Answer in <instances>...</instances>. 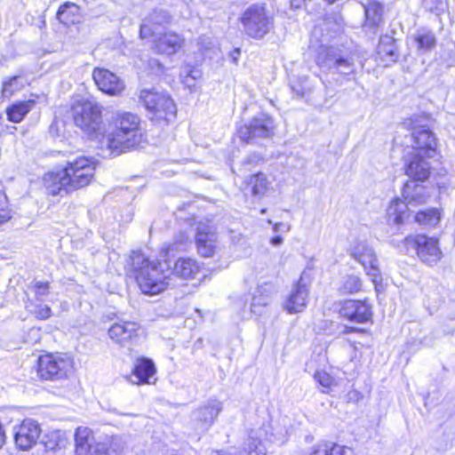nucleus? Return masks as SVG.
Instances as JSON below:
<instances>
[{"instance_id":"60","label":"nucleus","mask_w":455,"mask_h":455,"mask_svg":"<svg viewBox=\"0 0 455 455\" xmlns=\"http://www.w3.org/2000/svg\"><path fill=\"white\" fill-rule=\"evenodd\" d=\"M41 24H42V26H45V21H44V20H42V21H41Z\"/></svg>"},{"instance_id":"13","label":"nucleus","mask_w":455,"mask_h":455,"mask_svg":"<svg viewBox=\"0 0 455 455\" xmlns=\"http://www.w3.org/2000/svg\"><path fill=\"white\" fill-rule=\"evenodd\" d=\"M172 17L164 8H156L143 20L140 28V36L142 39L152 37L160 32L166 30L172 23Z\"/></svg>"},{"instance_id":"33","label":"nucleus","mask_w":455,"mask_h":455,"mask_svg":"<svg viewBox=\"0 0 455 455\" xmlns=\"http://www.w3.org/2000/svg\"><path fill=\"white\" fill-rule=\"evenodd\" d=\"M441 219L439 211L436 208H430L419 211L415 215V220L425 227L436 226Z\"/></svg>"},{"instance_id":"43","label":"nucleus","mask_w":455,"mask_h":455,"mask_svg":"<svg viewBox=\"0 0 455 455\" xmlns=\"http://www.w3.org/2000/svg\"><path fill=\"white\" fill-rule=\"evenodd\" d=\"M181 74L189 76L190 78H192V81H196L200 79L202 76V72L200 69L190 66L185 67L182 69Z\"/></svg>"},{"instance_id":"37","label":"nucleus","mask_w":455,"mask_h":455,"mask_svg":"<svg viewBox=\"0 0 455 455\" xmlns=\"http://www.w3.org/2000/svg\"><path fill=\"white\" fill-rule=\"evenodd\" d=\"M28 112L27 103H16L7 109L8 119L14 123L20 122Z\"/></svg>"},{"instance_id":"52","label":"nucleus","mask_w":455,"mask_h":455,"mask_svg":"<svg viewBox=\"0 0 455 455\" xmlns=\"http://www.w3.org/2000/svg\"><path fill=\"white\" fill-rule=\"evenodd\" d=\"M306 0H290L291 8L299 9L301 8L305 4Z\"/></svg>"},{"instance_id":"34","label":"nucleus","mask_w":455,"mask_h":455,"mask_svg":"<svg viewBox=\"0 0 455 455\" xmlns=\"http://www.w3.org/2000/svg\"><path fill=\"white\" fill-rule=\"evenodd\" d=\"M362 287L363 282L359 276L355 275H347L340 281L339 291L342 294H353L360 291Z\"/></svg>"},{"instance_id":"15","label":"nucleus","mask_w":455,"mask_h":455,"mask_svg":"<svg viewBox=\"0 0 455 455\" xmlns=\"http://www.w3.org/2000/svg\"><path fill=\"white\" fill-rule=\"evenodd\" d=\"M411 146L406 150H415L417 153L435 156L437 140L435 133L426 126L415 127L411 134Z\"/></svg>"},{"instance_id":"25","label":"nucleus","mask_w":455,"mask_h":455,"mask_svg":"<svg viewBox=\"0 0 455 455\" xmlns=\"http://www.w3.org/2000/svg\"><path fill=\"white\" fill-rule=\"evenodd\" d=\"M274 291L272 283H265L259 285L251 299V311L257 315H261L264 308L269 304L270 296Z\"/></svg>"},{"instance_id":"24","label":"nucleus","mask_w":455,"mask_h":455,"mask_svg":"<svg viewBox=\"0 0 455 455\" xmlns=\"http://www.w3.org/2000/svg\"><path fill=\"white\" fill-rule=\"evenodd\" d=\"M418 182L419 181L411 180L404 184L403 188V199L411 205L423 204L429 197L427 188Z\"/></svg>"},{"instance_id":"56","label":"nucleus","mask_w":455,"mask_h":455,"mask_svg":"<svg viewBox=\"0 0 455 455\" xmlns=\"http://www.w3.org/2000/svg\"><path fill=\"white\" fill-rule=\"evenodd\" d=\"M54 125H55V124L53 123V124H51V126H50V132H51L52 134H53Z\"/></svg>"},{"instance_id":"2","label":"nucleus","mask_w":455,"mask_h":455,"mask_svg":"<svg viewBox=\"0 0 455 455\" xmlns=\"http://www.w3.org/2000/svg\"><path fill=\"white\" fill-rule=\"evenodd\" d=\"M95 171V163L92 158L79 156L68 161L67 166L48 172L44 178L47 193L60 196L88 186Z\"/></svg>"},{"instance_id":"17","label":"nucleus","mask_w":455,"mask_h":455,"mask_svg":"<svg viewBox=\"0 0 455 455\" xmlns=\"http://www.w3.org/2000/svg\"><path fill=\"white\" fill-rule=\"evenodd\" d=\"M140 325L132 321L115 323L108 329L109 338L123 347H130L138 339Z\"/></svg>"},{"instance_id":"30","label":"nucleus","mask_w":455,"mask_h":455,"mask_svg":"<svg viewBox=\"0 0 455 455\" xmlns=\"http://www.w3.org/2000/svg\"><path fill=\"white\" fill-rule=\"evenodd\" d=\"M365 23L371 28L378 27L383 20V6L380 3L372 1L364 5Z\"/></svg>"},{"instance_id":"5","label":"nucleus","mask_w":455,"mask_h":455,"mask_svg":"<svg viewBox=\"0 0 455 455\" xmlns=\"http://www.w3.org/2000/svg\"><path fill=\"white\" fill-rule=\"evenodd\" d=\"M403 246L406 254L416 255L422 263L430 267L436 265L443 258L439 240L435 236L410 235L403 239Z\"/></svg>"},{"instance_id":"19","label":"nucleus","mask_w":455,"mask_h":455,"mask_svg":"<svg viewBox=\"0 0 455 455\" xmlns=\"http://www.w3.org/2000/svg\"><path fill=\"white\" fill-rule=\"evenodd\" d=\"M151 42L152 49L160 54L172 55L182 46V37L172 31H163L148 38Z\"/></svg>"},{"instance_id":"41","label":"nucleus","mask_w":455,"mask_h":455,"mask_svg":"<svg viewBox=\"0 0 455 455\" xmlns=\"http://www.w3.org/2000/svg\"><path fill=\"white\" fill-rule=\"evenodd\" d=\"M314 379L323 387L329 388L333 384V378L324 371H316L314 374Z\"/></svg>"},{"instance_id":"28","label":"nucleus","mask_w":455,"mask_h":455,"mask_svg":"<svg viewBox=\"0 0 455 455\" xmlns=\"http://www.w3.org/2000/svg\"><path fill=\"white\" fill-rule=\"evenodd\" d=\"M56 16L61 23L70 26L80 22L81 9L76 4L66 2L59 7Z\"/></svg>"},{"instance_id":"36","label":"nucleus","mask_w":455,"mask_h":455,"mask_svg":"<svg viewBox=\"0 0 455 455\" xmlns=\"http://www.w3.org/2000/svg\"><path fill=\"white\" fill-rule=\"evenodd\" d=\"M32 289L35 296V300L36 302H45L49 300V297L52 294V287L50 285V281L37 280L36 278H35L33 280Z\"/></svg>"},{"instance_id":"8","label":"nucleus","mask_w":455,"mask_h":455,"mask_svg":"<svg viewBox=\"0 0 455 455\" xmlns=\"http://www.w3.org/2000/svg\"><path fill=\"white\" fill-rule=\"evenodd\" d=\"M237 133L247 144L256 143L258 139H269L275 134V122L268 115L260 113L241 125Z\"/></svg>"},{"instance_id":"22","label":"nucleus","mask_w":455,"mask_h":455,"mask_svg":"<svg viewBox=\"0 0 455 455\" xmlns=\"http://www.w3.org/2000/svg\"><path fill=\"white\" fill-rule=\"evenodd\" d=\"M198 253L203 257H212L217 248V234L206 225H200L196 235Z\"/></svg>"},{"instance_id":"29","label":"nucleus","mask_w":455,"mask_h":455,"mask_svg":"<svg viewBox=\"0 0 455 455\" xmlns=\"http://www.w3.org/2000/svg\"><path fill=\"white\" fill-rule=\"evenodd\" d=\"M409 204L404 199L396 198L393 200L387 208V217L390 222L401 224L410 216Z\"/></svg>"},{"instance_id":"40","label":"nucleus","mask_w":455,"mask_h":455,"mask_svg":"<svg viewBox=\"0 0 455 455\" xmlns=\"http://www.w3.org/2000/svg\"><path fill=\"white\" fill-rule=\"evenodd\" d=\"M252 433L253 432H251L249 436V440H251V442L250 441V443L246 444L247 447L244 448L246 451H248V455L265 454L264 449L261 448V441L258 438H255L252 435Z\"/></svg>"},{"instance_id":"1","label":"nucleus","mask_w":455,"mask_h":455,"mask_svg":"<svg viewBox=\"0 0 455 455\" xmlns=\"http://www.w3.org/2000/svg\"><path fill=\"white\" fill-rule=\"evenodd\" d=\"M127 269L144 294H159L170 283L172 268L169 263L166 260L151 259L140 251L132 252L127 261Z\"/></svg>"},{"instance_id":"44","label":"nucleus","mask_w":455,"mask_h":455,"mask_svg":"<svg viewBox=\"0 0 455 455\" xmlns=\"http://www.w3.org/2000/svg\"><path fill=\"white\" fill-rule=\"evenodd\" d=\"M291 89L298 98H304L307 94V87L299 81L293 82L291 84Z\"/></svg>"},{"instance_id":"58","label":"nucleus","mask_w":455,"mask_h":455,"mask_svg":"<svg viewBox=\"0 0 455 455\" xmlns=\"http://www.w3.org/2000/svg\"><path fill=\"white\" fill-rule=\"evenodd\" d=\"M267 212V209L266 208H263L260 210V213L264 214Z\"/></svg>"},{"instance_id":"3","label":"nucleus","mask_w":455,"mask_h":455,"mask_svg":"<svg viewBox=\"0 0 455 455\" xmlns=\"http://www.w3.org/2000/svg\"><path fill=\"white\" fill-rule=\"evenodd\" d=\"M140 119L132 113L118 114L115 120V130L103 136L102 146H106L110 156H119L127 149L140 144Z\"/></svg>"},{"instance_id":"61","label":"nucleus","mask_w":455,"mask_h":455,"mask_svg":"<svg viewBox=\"0 0 455 455\" xmlns=\"http://www.w3.org/2000/svg\"><path fill=\"white\" fill-rule=\"evenodd\" d=\"M422 2L429 3V2H430V0H422Z\"/></svg>"},{"instance_id":"47","label":"nucleus","mask_w":455,"mask_h":455,"mask_svg":"<svg viewBox=\"0 0 455 455\" xmlns=\"http://www.w3.org/2000/svg\"><path fill=\"white\" fill-rule=\"evenodd\" d=\"M181 77H182V83L184 84L185 86H187L188 88H189L190 90H192L193 88H195L196 86V81H192V78H190L189 76H185L183 74H180Z\"/></svg>"},{"instance_id":"6","label":"nucleus","mask_w":455,"mask_h":455,"mask_svg":"<svg viewBox=\"0 0 455 455\" xmlns=\"http://www.w3.org/2000/svg\"><path fill=\"white\" fill-rule=\"evenodd\" d=\"M243 30L253 39H261L274 28V18L267 11L266 4H252L240 17Z\"/></svg>"},{"instance_id":"53","label":"nucleus","mask_w":455,"mask_h":455,"mask_svg":"<svg viewBox=\"0 0 455 455\" xmlns=\"http://www.w3.org/2000/svg\"><path fill=\"white\" fill-rule=\"evenodd\" d=\"M241 53V51L239 48H235L231 52H230V57L232 58L233 61L234 62H236L237 60H238V57Z\"/></svg>"},{"instance_id":"21","label":"nucleus","mask_w":455,"mask_h":455,"mask_svg":"<svg viewBox=\"0 0 455 455\" xmlns=\"http://www.w3.org/2000/svg\"><path fill=\"white\" fill-rule=\"evenodd\" d=\"M308 293L309 291L301 276L285 299L283 308L289 314L302 312L307 307Z\"/></svg>"},{"instance_id":"31","label":"nucleus","mask_w":455,"mask_h":455,"mask_svg":"<svg viewBox=\"0 0 455 455\" xmlns=\"http://www.w3.org/2000/svg\"><path fill=\"white\" fill-rule=\"evenodd\" d=\"M378 53L387 61L395 62L398 53L395 45V39L389 36H381L378 45Z\"/></svg>"},{"instance_id":"9","label":"nucleus","mask_w":455,"mask_h":455,"mask_svg":"<svg viewBox=\"0 0 455 455\" xmlns=\"http://www.w3.org/2000/svg\"><path fill=\"white\" fill-rule=\"evenodd\" d=\"M71 368L68 357L46 354L40 355L36 361V376L43 380H59L67 377Z\"/></svg>"},{"instance_id":"59","label":"nucleus","mask_w":455,"mask_h":455,"mask_svg":"<svg viewBox=\"0 0 455 455\" xmlns=\"http://www.w3.org/2000/svg\"><path fill=\"white\" fill-rule=\"evenodd\" d=\"M199 40H200L199 44H203V41H204V37H200V39H199Z\"/></svg>"},{"instance_id":"35","label":"nucleus","mask_w":455,"mask_h":455,"mask_svg":"<svg viewBox=\"0 0 455 455\" xmlns=\"http://www.w3.org/2000/svg\"><path fill=\"white\" fill-rule=\"evenodd\" d=\"M40 427L39 424L30 419V452L32 455H46L48 452L45 446L44 445V440L36 442L34 440L35 437H39Z\"/></svg>"},{"instance_id":"23","label":"nucleus","mask_w":455,"mask_h":455,"mask_svg":"<svg viewBox=\"0 0 455 455\" xmlns=\"http://www.w3.org/2000/svg\"><path fill=\"white\" fill-rule=\"evenodd\" d=\"M156 373V367L149 358H139L133 367L130 381L132 384L141 385L149 383V379Z\"/></svg>"},{"instance_id":"51","label":"nucleus","mask_w":455,"mask_h":455,"mask_svg":"<svg viewBox=\"0 0 455 455\" xmlns=\"http://www.w3.org/2000/svg\"><path fill=\"white\" fill-rule=\"evenodd\" d=\"M283 238L281 235H275L271 238L270 243L274 246H279L283 243Z\"/></svg>"},{"instance_id":"49","label":"nucleus","mask_w":455,"mask_h":455,"mask_svg":"<svg viewBox=\"0 0 455 455\" xmlns=\"http://www.w3.org/2000/svg\"><path fill=\"white\" fill-rule=\"evenodd\" d=\"M11 219L10 213L4 208H0V224L6 222Z\"/></svg>"},{"instance_id":"10","label":"nucleus","mask_w":455,"mask_h":455,"mask_svg":"<svg viewBox=\"0 0 455 455\" xmlns=\"http://www.w3.org/2000/svg\"><path fill=\"white\" fill-rule=\"evenodd\" d=\"M140 100L156 119H163L169 123L176 116L177 108L174 101L167 94L144 90L140 92Z\"/></svg>"},{"instance_id":"27","label":"nucleus","mask_w":455,"mask_h":455,"mask_svg":"<svg viewBox=\"0 0 455 455\" xmlns=\"http://www.w3.org/2000/svg\"><path fill=\"white\" fill-rule=\"evenodd\" d=\"M200 267L196 260L191 258H180L176 260L172 275H175L184 279L196 278L199 273Z\"/></svg>"},{"instance_id":"18","label":"nucleus","mask_w":455,"mask_h":455,"mask_svg":"<svg viewBox=\"0 0 455 455\" xmlns=\"http://www.w3.org/2000/svg\"><path fill=\"white\" fill-rule=\"evenodd\" d=\"M351 256L363 267L367 275L374 278L379 276L380 271L376 253L365 242H358L352 248Z\"/></svg>"},{"instance_id":"4","label":"nucleus","mask_w":455,"mask_h":455,"mask_svg":"<svg viewBox=\"0 0 455 455\" xmlns=\"http://www.w3.org/2000/svg\"><path fill=\"white\" fill-rule=\"evenodd\" d=\"M75 124L91 139L103 141L106 136L102 121L101 107L92 101H83L72 108Z\"/></svg>"},{"instance_id":"62","label":"nucleus","mask_w":455,"mask_h":455,"mask_svg":"<svg viewBox=\"0 0 455 455\" xmlns=\"http://www.w3.org/2000/svg\"><path fill=\"white\" fill-rule=\"evenodd\" d=\"M267 222H268L269 224H272V220H267Z\"/></svg>"},{"instance_id":"42","label":"nucleus","mask_w":455,"mask_h":455,"mask_svg":"<svg viewBox=\"0 0 455 455\" xmlns=\"http://www.w3.org/2000/svg\"><path fill=\"white\" fill-rule=\"evenodd\" d=\"M35 307L34 315L37 319L45 320L51 316L52 309L48 305L41 307V305L35 304Z\"/></svg>"},{"instance_id":"12","label":"nucleus","mask_w":455,"mask_h":455,"mask_svg":"<svg viewBox=\"0 0 455 455\" xmlns=\"http://www.w3.org/2000/svg\"><path fill=\"white\" fill-rule=\"evenodd\" d=\"M433 157L417 153L415 150H406L403 156L404 173L411 180L420 182L427 180L431 174L430 159Z\"/></svg>"},{"instance_id":"26","label":"nucleus","mask_w":455,"mask_h":455,"mask_svg":"<svg viewBox=\"0 0 455 455\" xmlns=\"http://www.w3.org/2000/svg\"><path fill=\"white\" fill-rule=\"evenodd\" d=\"M270 187V181L263 172H257L249 176L245 180L244 190L251 193L253 197H263Z\"/></svg>"},{"instance_id":"48","label":"nucleus","mask_w":455,"mask_h":455,"mask_svg":"<svg viewBox=\"0 0 455 455\" xmlns=\"http://www.w3.org/2000/svg\"><path fill=\"white\" fill-rule=\"evenodd\" d=\"M273 230L275 233L278 232L279 230L289 231L290 230V226L288 224H285V223H283V222H277V223L274 224Z\"/></svg>"},{"instance_id":"46","label":"nucleus","mask_w":455,"mask_h":455,"mask_svg":"<svg viewBox=\"0 0 455 455\" xmlns=\"http://www.w3.org/2000/svg\"><path fill=\"white\" fill-rule=\"evenodd\" d=\"M426 8L429 9L431 12L436 11L441 8L443 5V0H430L429 3L422 2Z\"/></svg>"},{"instance_id":"54","label":"nucleus","mask_w":455,"mask_h":455,"mask_svg":"<svg viewBox=\"0 0 455 455\" xmlns=\"http://www.w3.org/2000/svg\"><path fill=\"white\" fill-rule=\"evenodd\" d=\"M32 96H33V94H30V97H32ZM29 103H30V110H31L35 104V100L30 98Z\"/></svg>"},{"instance_id":"20","label":"nucleus","mask_w":455,"mask_h":455,"mask_svg":"<svg viewBox=\"0 0 455 455\" xmlns=\"http://www.w3.org/2000/svg\"><path fill=\"white\" fill-rule=\"evenodd\" d=\"M92 78L98 88L107 94L117 95L124 89V82L116 74L106 68H94Z\"/></svg>"},{"instance_id":"32","label":"nucleus","mask_w":455,"mask_h":455,"mask_svg":"<svg viewBox=\"0 0 455 455\" xmlns=\"http://www.w3.org/2000/svg\"><path fill=\"white\" fill-rule=\"evenodd\" d=\"M414 41L419 51L427 52L431 51L436 44L435 34L430 30H419L414 36Z\"/></svg>"},{"instance_id":"7","label":"nucleus","mask_w":455,"mask_h":455,"mask_svg":"<svg viewBox=\"0 0 455 455\" xmlns=\"http://www.w3.org/2000/svg\"><path fill=\"white\" fill-rule=\"evenodd\" d=\"M357 52L342 53L334 48H321L316 63L321 68L343 76L353 75L356 70V62H361Z\"/></svg>"},{"instance_id":"11","label":"nucleus","mask_w":455,"mask_h":455,"mask_svg":"<svg viewBox=\"0 0 455 455\" xmlns=\"http://www.w3.org/2000/svg\"><path fill=\"white\" fill-rule=\"evenodd\" d=\"M75 444L76 455H116V451L109 449V442H96L88 427L76 428Z\"/></svg>"},{"instance_id":"39","label":"nucleus","mask_w":455,"mask_h":455,"mask_svg":"<svg viewBox=\"0 0 455 455\" xmlns=\"http://www.w3.org/2000/svg\"><path fill=\"white\" fill-rule=\"evenodd\" d=\"M19 80V76H13L3 83L2 94L4 97L11 96L20 86Z\"/></svg>"},{"instance_id":"57","label":"nucleus","mask_w":455,"mask_h":455,"mask_svg":"<svg viewBox=\"0 0 455 455\" xmlns=\"http://www.w3.org/2000/svg\"><path fill=\"white\" fill-rule=\"evenodd\" d=\"M5 61V59L3 57H0V66H2Z\"/></svg>"},{"instance_id":"45","label":"nucleus","mask_w":455,"mask_h":455,"mask_svg":"<svg viewBox=\"0 0 455 455\" xmlns=\"http://www.w3.org/2000/svg\"><path fill=\"white\" fill-rule=\"evenodd\" d=\"M56 437L57 435L52 434L47 441L44 440V445L45 446L47 452L60 449V443L56 440Z\"/></svg>"},{"instance_id":"38","label":"nucleus","mask_w":455,"mask_h":455,"mask_svg":"<svg viewBox=\"0 0 455 455\" xmlns=\"http://www.w3.org/2000/svg\"><path fill=\"white\" fill-rule=\"evenodd\" d=\"M14 442L21 451H27L28 449V428L26 427L24 422L20 427V430L14 435Z\"/></svg>"},{"instance_id":"55","label":"nucleus","mask_w":455,"mask_h":455,"mask_svg":"<svg viewBox=\"0 0 455 455\" xmlns=\"http://www.w3.org/2000/svg\"><path fill=\"white\" fill-rule=\"evenodd\" d=\"M356 329L354 328V327H347V330H346V332H352L354 331H355Z\"/></svg>"},{"instance_id":"14","label":"nucleus","mask_w":455,"mask_h":455,"mask_svg":"<svg viewBox=\"0 0 455 455\" xmlns=\"http://www.w3.org/2000/svg\"><path fill=\"white\" fill-rule=\"evenodd\" d=\"M340 305V315L350 322L364 323L372 319V305L367 299H346Z\"/></svg>"},{"instance_id":"50","label":"nucleus","mask_w":455,"mask_h":455,"mask_svg":"<svg viewBox=\"0 0 455 455\" xmlns=\"http://www.w3.org/2000/svg\"><path fill=\"white\" fill-rule=\"evenodd\" d=\"M260 160V156L257 154L248 156L243 161V164H250L251 163H257Z\"/></svg>"},{"instance_id":"16","label":"nucleus","mask_w":455,"mask_h":455,"mask_svg":"<svg viewBox=\"0 0 455 455\" xmlns=\"http://www.w3.org/2000/svg\"><path fill=\"white\" fill-rule=\"evenodd\" d=\"M222 403L217 399H210L192 413V419L196 429L205 433L213 425L217 417L222 411Z\"/></svg>"}]
</instances>
